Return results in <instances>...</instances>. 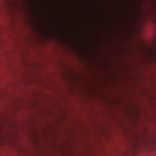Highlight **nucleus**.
Wrapping results in <instances>:
<instances>
[{
	"instance_id": "nucleus-3",
	"label": "nucleus",
	"mask_w": 156,
	"mask_h": 156,
	"mask_svg": "<svg viewBox=\"0 0 156 156\" xmlns=\"http://www.w3.org/2000/svg\"><path fill=\"white\" fill-rule=\"evenodd\" d=\"M127 40H128V39H127Z\"/></svg>"
},
{
	"instance_id": "nucleus-1",
	"label": "nucleus",
	"mask_w": 156,
	"mask_h": 156,
	"mask_svg": "<svg viewBox=\"0 0 156 156\" xmlns=\"http://www.w3.org/2000/svg\"><path fill=\"white\" fill-rule=\"evenodd\" d=\"M39 39H40V38ZM48 39H49L48 38ZM49 39H51L49 38ZM55 39H127V38H55ZM129 39H131L130 38Z\"/></svg>"
},
{
	"instance_id": "nucleus-2",
	"label": "nucleus",
	"mask_w": 156,
	"mask_h": 156,
	"mask_svg": "<svg viewBox=\"0 0 156 156\" xmlns=\"http://www.w3.org/2000/svg\"><path fill=\"white\" fill-rule=\"evenodd\" d=\"M58 40V41H57L58 42H60V43H63L65 42H66V40ZM57 42V41H56Z\"/></svg>"
}]
</instances>
